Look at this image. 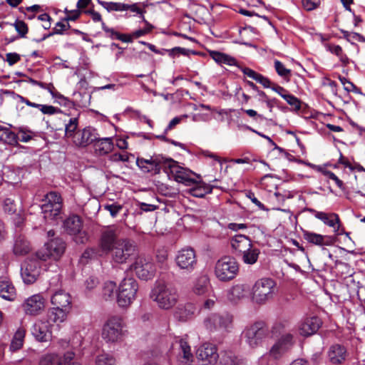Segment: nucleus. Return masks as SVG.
Instances as JSON below:
<instances>
[{"mask_svg": "<svg viewBox=\"0 0 365 365\" xmlns=\"http://www.w3.org/2000/svg\"><path fill=\"white\" fill-rule=\"evenodd\" d=\"M51 303L53 307L49 313L47 323L53 322L56 326L50 324V327L58 330L59 324L66 320L71 309V297L68 293L59 290L51 297Z\"/></svg>", "mask_w": 365, "mask_h": 365, "instance_id": "obj_1", "label": "nucleus"}, {"mask_svg": "<svg viewBox=\"0 0 365 365\" xmlns=\"http://www.w3.org/2000/svg\"><path fill=\"white\" fill-rule=\"evenodd\" d=\"M150 299L160 309L168 310L177 304L178 294L175 288L164 282H156L150 294Z\"/></svg>", "mask_w": 365, "mask_h": 365, "instance_id": "obj_2", "label": "nucleus"}, {"mask_svg": "<svg viewBox=\"0 0 365 365\" xmlns=\"http://www.w3.org/2000/svg\"><path fill=\"white\" fill-rule=\"evenodd\" d=\"M59 115V119L62 123L59 125L65 126V137L72 140L73 135H76L78 127V120L80 117V111L73 108L69 113H63L61 109L53 106H47V115Z\"/></svg>", "mask_w": 365, "mask_h": 365, "instance_id": "obj_3", "label": "nucleus"}, {"mask_svg": "<svg viewBox=\"0 0 365 365\" xmlns=\"http://www.w3.org/2000/svg\"><path fill=\"white\" fill-rule=\"evenodd\" d=\"M164 171L168 173L170 178H173L178 182L185 185H192L197 183V180L192 178V175L200 178V176L192 170L182 167L177 161L171 158H167Z\"/></svg>", "mask_w": 365, "mask_h": 365, "instance_id": "obj_4", "label": "nucleus"}, {"mask_svg": "<svg viewBox=\"0 0 365 365\" xmlns=\"http://www.w3.org/2000/svg\"><path fill=\"white\" fill-rule=\"evenodd\" d=\"M276 288L275 282L270 278H262L255 282L251 290L252 300L259 304L271 299Z\"/></svg>", "mask_w": 365, "mask_h": 365, "instance_id": "obj_5", "label": "nucleus"}, {"mask_svg": "<svg viewBox=\"0 0 365 365\" xmlns=\"http://www.w3.org/2000/svg\"><path fill=\"white\" fill-rule=\"evenodd\" d=\"M125 326L123 319L120 317L113 316L108 318L103 327V339L112 343L122 341L126 334Z\"/></svg>", "mask_w": 365, "mask_h": 365, "instance_id": "obj_6", "label": "nucleus"}, {"mask_svg": "<svg viewBox=\"0 0 365 365\" xmlns=\"http://www.w3.org/2000/svg\"><path fill=\"white\" fill-rule=\"evenodd\" d=\"M269 336V329L264 322H257L247 327L242 332L245 343L251 348H256Z\"/></svg>", "mask_w": 365, "mask_h": 365, "instance_id": "obj_7", "label": "nucleus"}, {"mask_svg": "<svg viewBox=\"0 0 365 365\" xmlns=\"http://www.w3.org/2000/svg\"><path fill=\"white\" fill-rule=\"evenodd\" d=\"M138 289V282L133 277L124 278L119 284L117 303L121 307L130 306L135 299Z\"/></svg>", "mask_w": 365, "mask_h": 365, "instance_id": "obj_8", "label": "nucleus"}, {"mask_svg": "<svg viewBox=\"0 0 365 365\" xmlns=\"http://www.w3.org/2000/svg\"><path fill=\"white\" fill-rule=\"evenodd\" d=\"M232 317L229 314L213 313L203 320L204 327L210 333L223 334L232 328Z\"/></svg>", "mask_w": 365, "mask_h": 365, "instance_id": "obj_9", "label": "nucleus"}, {"mask_svg": "<svg viewBox=\"0 0 365 365\" xmlns=\"http://www.w3.org/2000/svg\"><path fill=\"white\" fill-rule=\"evenodd\" d=\"M111 259L115 264H124L136 254V245L128 238H120L115 247L110 252Z\"/></svg>", "mask_w": 365, "mask_h": 365, "instance_id": "obj_10", "label": "nucleus"}, {"mask_svg": "<svg viewBox=\"0 0 365 365\" xmlns=\"http://www.w3.org/2000/svg\"><path fill=\"white\" fill-rule=\"evenodd\" d=\"M239 270L237 262L235 259L225 257L219 259L215 267V274L221 282L233 279Z\"/></svg>", "mask_w": 365, "mask_h": 365, "instance_id": "obj_11", "label": "nucleus"}, {"mask_svg": "<svg viewBox=\"0 0 365 365\" xmlns=\"http://www.w3.org/2000/svg\"><path fill=\"white\" fill-rule=\"evenodd\" d=\"M63 227L68 234L73 237L77 244H85L88 241V233L83 230V222L78 215H71L63 222Z\"/></svg>", "mask_w": 365, "mask_h": 365, "instance_id": "obj_12", "label": "nucleus"}, {"mask_svg": "<svg viewBox=\"0 0 365 365\" xmlns=\"http://www.w3.org/2000/svg\"><path fill=\"white\" fill-rule=\"evenodd\" d=\"M120 230L115 226L108 227L103 230L99 239V247L105 253L110 252L120 241Z\"/></svg>", "mask_w": 365, "mask_h": 365, "instance_id": "obj_13", "label": "nucleus"}, {"mask_svg": "<svg viewBox=\"0 0 365 365\" xmlns=\"http://www.w3.org/2000/svg\"><path fill=\"white\" fill-rule=\"evenodd\" d=\"M175 260L180 269L192 272L197 264L195 251L192 247H184L178 252Z\"/></svg>", "mask_w": 365, "mask_h": 365, "instance_id": "obj_14", "label": "nucleus"}, {"mask_svg": "<svg viewBox=\"0 0 365 365\" xmlns=\"http://www.w3.org/2000/svg\"><path fill=\"white\" fill-rule=\"evenodd\" d=\"M167 158L161 155H153L149 159L138 158L136 164L144 173H159L160 170H164Z\"/></svg>", "mask_w": 365, "mask_h": 365, "instance_id": "obj_15", "label": "nucleus"}, {"mask_svg": "<svg viewBox=\"0 0 365 365\" xmlns=\"http://www.w3.org/2000/svg\"><path fill=\"white\" fill-rule=\"evenodd\" d=\"M130 269L135 272L138 278L143 280L151 279L155 272L153 263L149 259L143 257L136 258Z\"/></svg>", "mask_w": 365, "mask_h": 365, "instance_id": "obj_16", "label": "nucleus"}, {"mask_svg": "<svg viewBox=\"0 0 365 365\" xmlns=\"http://www.w3.org/2000/svg\"><path fill=\"white\" fill-rule=\"evenodd\" d=\"M196 356L201 365H215L218 359L217 348L210 343H205L197 350Z\"/></svg>", "mask_w": 365, "mask_h": 365, "instance_id": "obj_17", "label": "nucleus"}, {"mask_svg": "<svg viewBox=\"0 0 365 365\" xmlns=\"http://www.w3.org/2000/svg\"><path fill=\"white\" fill-rule=\"evenodd\" d=\"M98 136V134L96 130L88 126L82 130H78L76 135H73L71 141L77 147L86 148L88 145L93 143Z\"/></svg>", "mask_w": 365, "mask_h": 365, "instance_id": "obj_18", "label": "nucleus"}, {"mask_svg": "<svg viewBox=\"0 0 365 365\" xmlns=\"http://www.w3.org/2000/svg\"><path fill=\"white\" fill-rule=\"evenodd\" d=\"M63 199L61 195L55 191L47 193V213L51 219L61 218Z\"/></svg>", "mask_w": 365, "mask_h": 365, "instance_id": "obj_19", "label": "nucleus"}, {"mask_svg": "<svg viewBox=\"0 0 365 365\" xmlns=\"http://www.w3.org/2000/svg\"><path fill=\"white\" fill-rule=\"evenodd\" d=\"M45 307V299L41 294L32 295L23 304L25 313L29 315L40 314L44 310Z\"/></svg>", "mask_w": 365, "mask_h": 365, "instance_id": "obj_20", "label": "nucleus"}, {"mask_svg": "<svg viewBox=\"0 0 365 365\" xmlns=\"http://www.w3.org/2000/svg\"><path fill=\"white\" fill-rule=\"evenodd\" d=\"M329 361L333 365H339L344 363L348 356L346 348L339 344L331 345L327 352Z\"/></svg>", "mask_w": 365, "mask_h": 365, "instance_id": "obj_21", "label": "nucleus"}, {"mask_svg": "<svg viewBox=\"0 0 365 365\" xmlns=\"http://www.w3.org/2000/svg\"><path fill=\"white\" fill-rule=\"evenodd\" d=\"M322 324L321 319L317 317L306 318L299 324V333L303 336L313 335L319 330Z\"/></svg>", "mask_w": 365, "mask_h": 365, "instance_id": "obj_22", "label": "nucleus"}, {"mask_svg": "<svg viewBox=\"0 0 365 365\" xmlns=\"http://www.w3.org/2000/svg\"><path fill=\"white\" fill-rule=\"evenodd\" d=\"M65 250L66 244L61 238L56 237L47 240V257L57 260L63 255Z\"/></svg>", "mask_w": 365, "mask_h": 365, "instance_id": "obj_23", "label": "nucleus"}, {"mask_svg": "<svg viewBox=\"0 0 365 365\" xmlns=\"http://www.w3.org/2000/svg\"><path fill=\"white\" fill-rule=\"evenodd\" d=\"M303 238L309 243L317 246H330L334 244V238L327 235H322L313 232L303 230Z\"/></svg>", "mask_w": 365, "mask_h": 365, "instance_id": "obj_24", "label": "nucleus"}, {"mask_svg": "<svg viewBox=\"0 0 365 365\" xmlns=\"http://www.w3.org/2000/svg\"><path fill=\"white\" fill-rule=\"evenodd\" d=\"M231 245L235 251V255L238 257L242 252L247 251V249H250L253 245L249 237L244 235H236L231 239Z\"/></svg>", "mask_w": 365, "mask_h": 365, "instance_id": "obj_25", "label": "nucleus"}, {"mask_svg": "<svg viewBox=\"0 0 365 365\" xmlns=\"http://www.w3.org/2000/svg\"><path fill=\"white\" fill-rule=\"evenodd\" d=\"M211 287L210 279L207 275L202 274L195 278L192 284V292L197 296L206 294Z\"/></svg>", "mask_w": 365, "mask_h": 365, "instance_id": "obj_26", "label": "nucleus"}, {"mask_svg": "<svg viewBox=\"0 0 365 365\" xmlns=\"http://www.w3.org/2000/svg\"><path fill=\"white\" fill-rule=\"evenodd\" d=\"M21 274L26 284H32L39 275V268L36 262H25L21 267Z\"/></svg>", "mask_w": 365, "mask_h": 365, "instance_id": "obj_27", "label": "nucleus"}, {"mask_svg": "<svg viewBox=\"0 0 365 365\" xmlns=\"http://www.w3.org/2000/svg\"><path fill=\"white\" fill-rule=\"evenodd\" d=\"M94 152L97 155L103 156L110 153L114 148L112 138H99L93 142Z\"/></svg>", "mask_w": 365, "mask_h": 365, "instance_id": "obj_28", "label": "nucleus"}, {"mask_svg": "<svg viewBox=\"0 0 365 365\" xmlns=\"http://www.w3.org/2000/svg\"><path fill=\"white\" fill-rule=\"evenodd\" d=\"M249 293L250 288L247 284H237L228 289L227 299L232 302H237L247 297Z\"/></svg>", "mask_w": 365, "mask_h": 365, "instance_id": "obj_29", "label": "nucleus"}, {"mask_svg": "<svg viewBox=\"0 0 365 365\" xmlns=\"http://www.w3.org/2000/svg\"><path fill=\"white\" fill-rule=\"evenodd\" d=\"M315 217L322 220L324 224L333 227L334 232L337 235H341L342 232L339 230L340 220L338 215L335 213L327 214L323 212H317Z\"/></svg>", "mask_w": 365, "mask_h": 365, "instance_id": "obj_30", "label": "nucleus"}, {"mask_svg": "<svg viewBox=\"0 0 365 365\" xmlns=\"http://www.w3.org/2000/svg\"><path fill=\"white\" fill-rule=\"evenodd\" d=\"M16 295V289L12 283L7 279H0V297L8 301H14Z\"/></svg>", "mask_w": 365, "mask_h": 365, "instance_id": "obj_31", "label": "nucleus"}, {"mask_svg": "<svg viewBox=\"0 0 365 365\" xmlns=\"http://www.w3.org/2000/svg\"><path fill=\"white\" fill-rule=\"evenodd\" d=\"M74 357V353L68 351L64 354L63 359H61L57 355H47V364L49 362L51 364L57 365H81L78 362H72L71 361Z\"/></svg>", "mask_w": 365, "mask_h": 365, "instance_id": "obj_32", "label": "nucleus"}, {"mask_svg": "<svg viewBox=\"0 0 365 365\" xmlns=\"http://www.w3.org/2000/svg\"><path fill=\"white\" fill-rule=\"evenodd\" d=\"M240 254L238 257L246 264L252 265L257 262L260 251L258 248L253 245L250 247V249Z\"/></svg>", "mask_w": 365, "mask_h": 365, "instance_id": "obj_33", "label": "nucleus"}, {"mask_svg": "<svg viewBox=\"0 0 365 365\" xmlns=\"http://www.w3.org/2000/svg\"><path fill=\"white\" fill-rule=\"evenodd\" d=\"M179 344L180 354H182V356L180 358V362L182 364L181 365H190L193 360V355L191 352L190 346L184 339H180L179 341Z\"/></svg>", "mask_w": 365, "mask_h": 365, "instance_id": "obj_34", "label": "nucleus"}, {"mask_svg": "<svg viewBox=\"0 0 365 365\" xmlns=\"http://www.w3.org/2000/svg\"><path fill=\"white\" fill-rule=\"evenodd\" d=\"M31 250L29 242L22 236L16 237L13 251L16 255H25Z\"/></svg>", "mask_w": 365, "mask_h": 365, "instance_id": "obj_35", "label": "nucleus"}, {"mask_svg": "<svg viewBox=\"0 0 365 365\" xmlns=\"http://www.w3.org/2000/svg\"><path fill=\"white\" fill-rule=\"evenodd\" d=\"M195 312L196 307L192 304H187L184 307L178 308L175 315L180 321L185 322L192 317Z\"/></svg>", "mask_w": 365, "mask_h": 365, "instance_id": "obj_36", "label": "nucleus"}, {"mask_svg": "<svg viewBox=\"0 0 365 365\" xmlns=\"http://www.w3.org/2000/svg\"><path fill=\"white\" fill-rule=\"evenodd\" d=\"M210 56L217 63H223L229 66H234L237 63L235 58L219 51H210Z\"/></svg>", "mask_w": 365, "mask_h": 365, "instance_id": "obj_37", "label": "nucleus"}, {"mask_svg": "<svg viewBox=\"0 0 365 365\" xmlns=\"http://www.w3.org/2000/svg\"><path fill=\"white\" fill-rule=\"evenodd\" d=\"M213 187L210 185L200 182L189 190V193L196 197H203L212 191Z\"/></svg>", "mask_w": 365, "mask_h": 365, "instance_id": "obj_38", "label": "nucleus"}, {"mask_svg": "<svg viewBox=\"0 0 365 365\" xmlns=\"http://www.w3.org/2000/svg\"><path fill=\"white\" fill-rule=\"evenodd\" d=\"M0 141L9 145L17 143V136L9 128L0 125Z\"/></svg>", "mask_w": 365, "mask_h": 365, "instance_id": "obj_39", "label": "nucleus"}, {"mask_svg": "<svg viewBox=\"0 0 365 365\" xmlns=\"http://www.w3.org/2000/svg\"><path fill=\"white\" fill-rule=\"evenodd\" d=\"M31 332L36 340L43 341L46 338V324L41 320L36 322Z\"/></svg>", "mask_w": 365, "mask_h": 365, "instance_id": "obj_40", "label": "nucleus"}, {"mask_svg": "<svg viewBox=\"0 0 365 365\" xmlns=\"http://www.w3.org/2000/svg\"><path fill=\"white\" fill-rule=\"evenodd\" d=\"M47 91L51 93L53 103L63 106L69 103L68 99L58 93L52 84H47Z\"/></svg>", "mask_w": 365, "mask_h": 365, "instance_id": "obj_41", "label": "nucleus"}, {"mask_svg": "<svg viewBox=\"0 0 365 365\" xmlns=\"http://www.w3.org/2000/svg\"><path fill=\"white\" fill-rule=\"evenodd\" d=\"M220 365H246L242 359L232 353H225L220 358Z\"/></svg>", "mask_w": 365, "mask_h": 365, "instance_id": "obj_42", "label": "nucleus"}, {"mask_svg": "<svg viewBox=\"0 0 365 365\" xmlns=\"http://www.w3.org/2000/svg\"><path fill=\"white\" fill-rule=\"evenodd\" d=\"M25 337V330L24 329H19L11 341L10 349L12 351H17L20 349L24 344V339Z\"/></svg>", "mask_w": 365, "mask_h": 365, "instance_id": "obj_43", "label": "nucleus"}, {"mask_svg": "<svg viewBox=\"0 0 365 365\" xmlns=\"http://www.w3.org/2000/svg\"><path fill=\"white\" fill-rule=\"evenodd\" d=\"M327 50L331 53L335 54L339 58L340 61L344 66H346L349 63V59L346 54L343 53L342 48L339 45H328Z\"/></svg>", "mask_w": 365, "mask_h": 365, "instance_id": "obj_44", "label": "nucleus"}, {"mask_svg": "<svg viewBox=\"0 0 365 365\" xmlns=\"http://www.w3.org/2000/svg\"><path fill=\"white\" fill-rule=\"evenodd\" d=\"M288 325L289 322L287 320H279L274 322L271 329H269L271 337H275L281 334L285 331Z\"/></svg>", "mask_w": 365, "mask_h": 365, "instance_id": "obj_45", "label": "nucleus"}, {"mask_svg": "<svg viewBox=\"0 0 365 365\" xmlns=\"http://www.w3.org/2000/svg\"><path fill=\"white\" fill-rule=\"evenodd\" d=\"M99 4L108 12L110 11H125V4L120 2L98 1Z\"/></svg>", "mask_w": 365, "mask_h": 365, "instance_id": "obj_46", "label": "nucleus"}, {"mask_svg": "<svg viewBox=\"0 0 365 365\" xmlns=\"http://www.w3.org/2000/svg\"><path fill=\"white\" fill-rule=\"evenodd\" d=\"M116 290V284L113 282H107L105 283L103 289V296L106 300L113 299Z\"/></svg>", "mask_w": 365, "mask_h": 365, "instance_id": "obj_47", "label": "nucleus"}, {"mask_svg": "<svg viewBox=\"0 0 365 365\" xmlns=\"http://www.w3.org/2000/svg\"><path fill=\"white\" fill-rule=\"evenodd\" d=\"M277 344H279L282 349L287 352L293 345L294 339L293 335L288 333L282 335L278 340Z\"/></svg>", "mask_w": 365, "mask_h": 365, "instance_id": "obj_48", "label": "nucleus"}, {"mask_svg": "<svg viewBox=\"0 0 365 365\" xmlns=\"http://www.w3.org/2000/svg\"><path fill=\"white\" fill-rule=\"evenodd\" d=\"M286 351L276 342L264 356H269L274 360L279 359Z\"/></svg>", "mask_w": 365, "mask_h": 365, "instance_id": "obj_49", "label": "nucleus"}, {"mask_svg": "<svg viewBox=\"0 0 365 365\" xmlns=\"http://www.w3.org/2000/svg\"><path fill=\"white\" fill-rule=\"evenodd\" d=\"M96 365H115V359L111 355L103 353L96 357Z\"/></svg>", "mask_w": 365, "mask_h": 365, "instance_id": "obj_50", "label": "nucleus"}, {"mask_svg": "<svg viewBox=\"0 0 365 365\" xmlns=\"http://www.w3.org/2000/svg\"><path fill=\"white\" fill-rule=\"evenodd\" d=\"M319 171H320L324 176L329 178V179L334 180L336 185L341 190H344V183L343 182L331 171L323 169L320 167L317 168Z\"/></svg>", "mask_w": 365, "mask_h": 365, "instance_id": "obj_51", "label": "nucleus"}, {"mask_svg": "<svg viewBox=\"0 0 365 365\" xmlns=\"http://www.w3.org/2000/svg\"><path fill=\"white\" fill-rule=\"evenodd\" d=\"M3 210L9 215L14 214L16 211V205L14 200L10 198H6L3 203Z\"/></svg>", "mask_w": 365, "mask_h": 365, "instance_id": "obj_52", "label": "nucleus"}, {"mask_svg": "<svg viewBox=\"0 0 365 365\" xmlns=\"http://www.w3.org/2000/svg\"><path fill=\"white\" fill-rule=\"evenodd\" d=\"M274 68L278 75L282 77H288L291 73V71L286 68L284 65L278 60L274 61Z\"/></svg>", "mask_w": 365, "mask_h": 365, "instance_id": "obj_53", "label": "nucleus"}, {"mask_svg": "<svg viewBox=\"0 0 365 365\" xmlns=\"http://www.w3.org/2000/svg\"><path fill=\"white\" fill-rule=\"evenodd\" d=\"M14 26L20 37H24L28 32V27L23 21H16L14 24Z\"/></svg>", "mask_w": 365, "mask_h": 365, "instance_id": "obj_54", "label": "nucleus"}, {"mask_svg": "<svg viewBox=\"0 0 365 365\" xmlns=\"http://www.w3.org/2000/svg\"><path fill=\"white\" fill-rule=\"evenodd\" d=\"M282 98L287 102L288 104L293 106L294 109L299 110L300 108V102L297 98L289 93L284 94Z\"/></svg>", "mask_w": 365, "mask_h": 365, "instance_id": "obj_55", "label": "nucleus"}, {"mask_svg": "<svg viewBox=\"0 0 365 365\" xmlns=\"http://www.w3.org/2000/svg\"><path fill=\"white\" fill-rule=\"evenodd\" d=\"M216 304V297L213 296L212 298L207 299L204 301L200 307V312H205L212 309Z\"/></svg>", "mask_w": 365, "mask_h": 365, "instance_id": "obj_56", "label": "nucleus"}, {"mask_svg": "<svg viewBox=\"0 0 365 365\" xmlns=\"http://www.w3.org/2000/svg\"><path fill=\"white\" fill-rule=\"evenodd\" d=\"M105 210H108L113 217H115L118 213L123 209L122 205L113 203L111 205H106L104 206Z\"/></svg>", "mask_w": 365, "mask_h": 365, "instance_id": "obj_57", "label": "nucleus"}, {"mask_svg": "<svg viewBox=\"0 0 365 365\" xmlns=\"http://www.w3.org/2000/svg\"><path fill=\"white\" fill-rule=\"evenodd\" d=\"M254 80L256 81L257 83L262 84L264 88L270 87V81L267 78H266L265 76H262L259 73H257Z\"/></svg>", "mask_w": 365, "mask_h": 365, "instance_id": "obj_58", "label": "nucleus"}, {"mask_svg": "<svg viewBox=\"0 0 365 365\" xmlns=\"http://www.w3.org/2000/svg\"><path fill=\"white\" fill-rule=\"evenodd\" d=\"M65 11L66 13L67 19L71 21L76 20L81 14V11L78 9L73 10H68L67 9H66Z\"/></svg>", "mask_w": 365, "mask_h": 365, "instance_id": "obj_59", "label": "nucleus"}, {"mask_svg": "<svg viewBox=\"0 0 365 365\" xmlns=\"http://www.w3.org/2000/svg\"><path fill=\"white\" fill-rule=\"evenodd\" d=\"M302 6L307 11H312L316 9L318 6V3L313 1L312 0H302Z\"/></svg>", "mask_w": 365, "mask_h": 365, "instance_id": "obj_60", "label": "nucleus"}, {"mask_svg": "<svg viewBox=\"0 0 365 365\" xmlns=\"http://www.w3.org/2000/svg\"><path fill=\"white\" fill-rule=\"evenodd\" d=\"M157 260L159 263L163 264L168 259V252L165 250H158L156 255Z\"/></svg>", "mask_w": 365, "mask_h": 365, "instance_id": "obj_61", "label": "nucleus"}, {"mask_svg": "<svg viewBox=\"0 0 365 365\" xmlns=\"http://www.w3.org/2000/svg\"><path fill=\"white\" fill-rule=\"evenodd\" d=\"M98 284V281L95 277H89L86 281L85 282V286L86 289L88 291L92 290L94 287L97 286Z\"/></svg>", "mask_w": 365, "mask_h": 365, "instance_id": "obj_62", "label": "nucleus"}, {"mask_svg": "<svg viewBox=\"0 0 365 365\" xmlns=\"http://www.w3.org/2000/svg\"><path fill=\"white\" fill-rule=\"evenodd\" d=\"M6 61L9 65H14L20 60V56L16 53H9L6 55Z\"/></svg>", "mask_w": 365, "mask_h": 365, "instance_id": "obj_63", "label": "nucleus"}, {"mask_svg": "<svg viewBox=\"0 0 365 365\" xmlns=\"http://www.w3.org/2000/svg\"><path fill=\"white\" fill-rule=\"evenodd\" d=\"M339 80L341 83L343 84L344 89L348 92L353 91L354 89L355 88V86L346 78L339 77Z\"/></svg>", "mask_w": 365, "mask_h": 365, "instance_id": "obj_64", "label": "nucleus"}]
</instances>
